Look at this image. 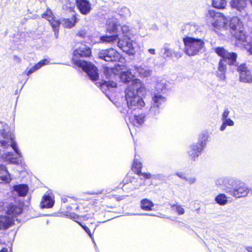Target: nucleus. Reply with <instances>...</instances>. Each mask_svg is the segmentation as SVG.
<instances>
[{"mask_svg": "<svg viewBox=\"0 0 252 252\" xmlns=\"http://www.w3.org/2000/svg\"><path fill=\"white\" fill-rule=\"evenodd\" d=\"M215 185L218 188L236 199L247 197L251 190L245 183L232 177L218 178Z\"/></svg>", "mask_w": 252, "mask_h": 252, "instance_id": "f257e3e1", "label": "nucleus"}, {"mask_svg": "<svg viewBox=\"0 0 252 252\" xmlns=\"http://www.w3.org/2000/svg\"><path fill=\"white\" fill-rule=\"evenodd\" d=\"M91 55L90 48L85 44H81L73 51L72 62L75 65L86 72L92 80L95 81L98 78L96 67L90 62L80 59V58L88 57Z\"/></svg>", "mask_w": 252, "mask_h": 252, "instance_id": "f03ea898", "label": "nucleus"}, {"mask_svg": "<svg viewBox=\"0 0 252 252\" xmlns=\"http://www.w3.org/2000/svg\"><path fill=\"white\" fill-rule=\"evenodd\" d=\"M144 84L138 79L132 80L131 84L125 90V97L129 109L134 110L141 109L145 105L138 94L145 93Z\"/></svg>", "mask_w": 252, "mask_h": 252, "instance_id": "7ed1b4c3", "label": "nucleus"}, {"mask_svg": "<svg viewBox=\"0 0 252 252\" xmlns=\"http://www.w3.org/2000/svg\"><path fill=\"white\" fill-rule=\"evenodd\" d=\"M185 52L189 56L196 55L204 47V42L201 39L186 37L183 39Z\"/></svg>", "mask_w": 252, "mask_h": 252, "instance_id": "20e7f679", "label": "nucleus"}, {"mask_svg": "<svg viewBox=\"0 0 252 252\" xmlns=\"http://www.w3.org/2000/svg\"><path fill=\"white\" fill-rule=\"evenodd\" d=\"M208 22L216 29H226L227 27V20L220 13L210 10L207 14Z\"/></svg>", "mask_w": 252, "mask_h": 252, "instance_id": "39448f33", "label": "nucleus"}, {"mask_svg": "<svg viewBox=\"0 0 252 252\" xmlns=\"http://www.w3.org/2000/svg\"><path fill=\"white\" fill-rule=\"evenodd\" d=\"M10 146L15 153L21 157V153L13 140V135L10 132H6L4 129H0V146L5 148Z\"/></svg>", "mask_w": 252, "mask_h": 252, "instance_id": "423d86ee", "label": "nucleus"}, {"mask_svg": "<svg viewBox=\"0 0 252 252\" xmlns=\"http://www.w3.org/2000/svg\"><path fill=\"white\" fill-rule=\"evenodd\" d=\"M208 137L205 134H201L198 139L199 145L193 144L190 146L188 153L192 159L195 160L201 153L205 147Z\"/></svg>", "mask_w": 252, "mask_h": 252, "instance_id": "0eeeda50", "label": "nucleus"}, {"mask_svg": "<svg viewBox=\"0 0 252 252\" xmlns=\"http://www.w3.org/2000/svg\"><path fill=\"white\" fill-rule=\"evenodd\" d=\"M215 53L222 58V60L227 61L230 65L237 66L238 65L236 59L237 55L234 52H228L223 47H218L214 49Z\"/></svg>", "mask_w": 252, "mask_h": 252, "instance_id": "6e6552de", "label": "nucleus"}, {"mask_svg": "<svg viewBox=\"0 0 252 252\" xmlns=\"http://www.w3.org/2000/svg\"><path fill=\"white\" fill-rule=\"evenodd\" d=\"M98 56L99 59L106 62H116L120 59L119 53L113 48L102 50Z\"/></svg>", "mask_w": 252, "mask_h": 252, "instance_id": "1a4fd4ad", "label": "nucleus"}, {"mask_svg": "<svg viewBox=\"0 0 252 252\" xmlns=\"http://www.w3.org/2000/svg\"><path fill=\"white\" fill-rule=\"evenodd\" d=\"M130 38V37H128L122 39L119 38L118 46L124 52L128 54H133L134 52V46L133 41Z\"/></svg>", "mask_w": 252, "mask_h": 252, "instance_id": "9d476101", "label": "nucleus"}, {"mask_svg": "<svg viewBox=\"0 0 252 252\" xmlns=\"http://www.w3.org/2000/svg\"><path fill=\"white\" fill-rule=\"evenodd\" d=\"M237 71L239 73L240 81L247 83H252L251 72L245 64H242L238 66Z\"/></svg>", "mask_w": 252, "mask_h": 252, "instance_id": "9b49d317", "label": "nucleus"}, {"mask_svg": "<svg viewBox=\"0 0 252 252\" xmlns=\"http://www.w3.org/2000/svg\"><path fill=\"white\" fill-rule=\"evenodd\" d=\"M76 6L80 13L83 15L88 14L91 9V4L88 0H76Z\"/></svg>", "mask_w": 252, "mask_h": 252, "instance_id": "f8f14e48", "label": "nucleus"}, {"mask_svg": "<svg viewBox=\"0 0 252 252\" xmlns=\"http://www.w3.org/2000/svg\"><path fill=\"white\" fill-rule=\"evenodd\" d=\"M107 31L109 32H113L116 33H118L120 31L119 27H120V25L119 21L116 18L112 17L109 18L107 21Z\"/></svg>", "mask_w": 252, "mask_h": 252, "instance_id": "ddd939ff", "label": "nucleus"}, {"mask_svg": "<svg viewBox=\"0 0 252 252\" xmlns=\"http://www.w3.org/2000/svg\"><path fill=\"white\" fill-rule=\"evenodd\" d=\"M55 203L54 197L52 194L44 195L42 197L40 206L42 208H51Z\"/></svg>", "mask_w": 252, "mask_h": 252, "instance_id": "4468645a", "label": "nucleus"}, {"mask_svg": "<svg viewBox=\"0 0 252 252\" xmlns=\"http://www.w3.org/2000/svg\"><path fill=\"white\" fill-rule=\"evenodd\" d=\"M124 182H125V185H128L129 183L132 184L133 185L132 189H137L139 187L144 185L142 178L136 179L134 177H131L129 175L126 176Z\"/></svg>", "mask_w": 252, "mask_h": 252, "instance_id": "2eb2a0df", "label": "nucleus"}, {"mask_svg": "<svg viewBox=\"0 0 252 252\" xmlns=\"http://www.w3.org/2000/svg\"><path fill=\"white\" fill-rule=\"evenodd\" d=\"M7 209L5 212L8 215V217L12 218L13 220V217H16L17 215L22 213V208L17 206L13 204H9L7 206Z\"/></svg>", "mask_w": 252, "mask_h": 252, "instance_id": "dca6fc26", "label": "nucleus"}, {"mask_svg": "<svg viewBox=\"0 0 252 252\" xmlns=\"http://www.w3.org/2000/svg\"><path fill=\"white\" fill-rule=\"evenodd\" d=\"M229 25L232 31L243 29V25L240 19L237 16L232 17L229 21Z\"/></svg>", "mask_w": 252, "mask_h": 252, "instance_id": "f3484780", "label": "nucleus"}, {"mask_svg": "<svg viewBox=\"0 0 252 252\" xmlns=\"http://www.w3.org/2000/svg\"><path fill=\"white\" fill-rule=\"evenodd\" d=\"M61 24L65 28L71 29L75 26L78 19L73 15L71 18H63L61 19Z\"/></svg>", "mask_w": 252, "mask_h": 252, "instance_id": "a211bd4d", "label": "nucleus"}, {"mask_svg": "<svg viewBox=\"0 0 252 252\" xmlns=\"http://www.w3.org/2000/svg\"><path fill=\"white\" fill-rule=\"evenodd\" d=\"M13 223L14 220L12 218L5 216H0V229L8 228Z\"/></svg>", "mask_w": 252, "mask_h": 252, "instance_id": "6ab92c4d", "label": "nucleus"}, {"mask_svg": "<svg viewBox=\"0 0 252 252\" xmlns=\"http://www.w3.org/2000/svg\"><path fill=\"white\" fill-rule=\"evenodd\" d=\"M13 190L19 196H26L28 192L29 188L27 185L25 184H20L13 186Z\"/></svg>", "mask_w": 252, "mask_h": 252, "instance_id": "aec40b11", "label": "nucleus"}, {"mask_svg": "<svg viewBox=\"0 0 252 252\" xmlns=\"http://www.w3.org/2000/svg\"><path fill=\"white\" fill-rule=\"evenodd\" d=\"M145 119V116L143 114L134 115L129 117V120L133 126H139L143 124Z\"/></svg>", "mask_w": 252, "mask_h": 252, "instance_id": "412c9836", "label": "nucleus"}, {"mask_svg": "<svg viewBox=\"0 0 252 252\" xmlns=\"http://www.w3.org/2000/svg\"><path fill=\"white\" fill-rule=\"evenodd\" d=\"M0 179L6 183H9L11 181L10 174L7 171L5 166L0 164Z\"/></svg>", "mask_w": 252, "mask_h": 252, "instance_id": "4be33fe9", "label": "nucleus"}, {"mask_svg": "<svg viewBox=\"0 0 252 252\" xmlns=\"http://www.w3.org/2000/svg\"><path fill=\"white\" fill-rule=\"evenodd\" d=\"M246 5V0H232L231 2L232 7L240 11L244 9Z\"/></svg>", "mask_w": 252, "mask_h": 252, "instance_id": "5701e85b", "label": "nucleus"}, {"mask_svg": "<svg viewBox=\"0 0 252 252\" xmlns=\"http://www.w3.org/2000/svg\"><path fill=\"white\" fill-rule=\"evenodd\" d=\"M120 33H116L113 35H104L102 36L100 38V40L102 43H112L117 40H119Z\"/></svg>", "mask_w": 252, "mask_h": 252, "instance_id": "b1692460", "label": "nucleus"}, {"mask_svg": "<svg viewBox=\"0 0 252 252\" xmlns=\"http://www.w3.org/2000/svg\"><path fill=\"white\" fill-rule=\"evenodd\" d=\"M134 76V75L130 71H125L121 73L120 78L122 82L127 83L131 81Z\"/></svg>", "mask_w": 252, "mask_h": 252, "instance_id": "393cba45", "label": "nucleus"}, {"mask_svg": "<svg viewBox=\"0 0 252 252\" xmlns=\"http://www.w3.org/2000/svg\"><path fill=\"white\" fill-rule=\"evenodd\" d=\"M49 63V61L47 59H44L37 63H36L34 66L32 67L30 69L28 70L27 72V75H30L31 74L33 73L36 70L40 68L42 66L46 65Z\"/></svg>", "mask_w": 252, "mask_h": 252, "instance_id": "a878e982", "label": "nucleus"}, {"mask_svg": "<svg viewBox=\"0 0 252 252\" xmlns=\"http://www.w3.org/2000/svg\"><path fill=\"white\" fill-rule=\"evenodd\" d=\"M48 21L50 22L53 31L55 32V35L56 38L58 37L59 36V30L60 25L61 24V21H59L58 20H56L54 19V18H52L51 19H48Z\"/></svg>", "mask_w": 252, "mask_h": 252, "instance_id": "bb28decb", "label": "nucleus"}, {"mask_svg": "<svg viewBox=\"0 0 252 252\" xmlns=\"http://www.w3.org/2000/svg\"><path fill=\"white\" fill-rule=\"evenodd\" d=\"M117 87V83L112 81H105L100 85V88L102 92L106 91V90H109L110 88H116Z\"/></svg>", "mask_w": 252, "mask_h": 252, "instance_id": "cd10ccee", "label": "nucleus"}, {"mask_svg": "<svg viewBox=\"0 0 252 252\" xmlns=\"http://www.w3.org/2000/svg\"><path fill=\"white\" fill-rule=\"evenodd\" d=\"M154 206V203L148 199H143L141 201V208L143 210H151Z\"/></svg>", "mask_w": 252, "mask_h": 252, "instance_id": "c85d7f7f", "label": "nucleus"}, {"mask_svg": "<svg viewBox=\"0 0 252 252\" xmlns=\"http://www.w3.org/2000/svg\"><path fill=\"white\" fill-rule=\"evenodd\" d=\"M168 87V82L165 80L162 79L158 81L156 84V89L158 92H162Z\"/></svg>", "mask_w": 252, "mask_h": 252, "instance_id": "c756f323", "label": "nucleus"}, {"mask_svg": "<svg viewBox=\"0 0 252 252\" xmlns=\"http://www.w3.org/2000/svg\"><path fill=\"white\" fill-rule=\"evenodd\" d=\"M234 32V36L235 38L240 41H244L246 39V35L243 29H238Z\"/></svg>", "mask_w": 252, "mask_h": 252, "instance_id": "7c9ffc66", "label": "nucleus"}, {"mask_svg": "<svg viewBox=\"0 0 252 252\" xmlns=\"http://www.w3.org/2000/svg\"><path fill=\"white\" fill-rule=\"evenodd\" d=\"M215 201L220 205H224L227 203V197L224 193H220L215 197Z\"/></svg>", "mask_w": 252, "mask_h": 252, "instance_id": "2f4dec72", "label": "nucleus"}, {"mask_svg": "<svg viewBox=\"0 0 252 252\" xmlns=\"http://www.w3.org/2000/svg\"><path fill=\"white\" fill-rule=\"evenodd\" d=\"M152 100L154 105L159 107L160 105L165 102L166 98L160 94H156L153 97Z\"/></svg>", "mask_w": 252, "mask_h": 252, "instance_id": "473e14b6", "label": "nucleus"}, {"mask_svg": "<svg viewBox=\"0 0 252 252\" xmlns=\"http://www.w3.org/2000/svg\"><path fill=\"white\" fill-rule=\"evenodd\" d=\"M170 207L172 210L176 212L178 215H183L185 212L184 208L178 203L175 204H171Z\"/></svg>", "mask_w": 252, "mask_h": 252, "instance_id": "72a5a7b5", "label": "nucleus"}, {"mask_svg": "<svg viewBox=\"0 0 252 252\" xmlns=\"http://www.w3.org/2000/svg\"><path fill=\"white\" fill-rule=\"evenodd\" d=\"M136 70L139 73L140 75L142 77L150 76L152 72L151 70L148 68H145L141 66L137 67L136 68Z\"/></svg>", "mask_w": 252, "mask_h": 252, "instance_id": "f704fd0d", "label": "nucleus"}, {"mask_svg": "<svg viewBox=\"0 0 252 252\" xmlns=\"http://www.w3.org/2000/svg\"><path fill=\"white\" fill-rule=\"evenodd\" d=\"M213 7L218 9L224 8L226 5L225 0H212Z\"/></svg>", "mask_w": 252, "mask_h": 252, "instance_id": "c9c22d12", "label": "nucleus"}, {"mask_svg": "<svg viewBox=\"0 0 252 252\" xmlns=\"http://www.w3.org/2000/svg\"><path fill=\"white\" fill-rule=\"evenodd\" d=\"M221 121L222 123L220 127L221 131L224 130L227 126H233L234 125V122L230 118H227Z\"/></svg>", "mask_w": 252, "mask_h": 252, "instance_id": "e433bc0d", "label": "nucleus"}, {"mask_svg": "<svg viewBox=\"0 0 252 252\" xmlns=\"http://www.w3.org/2000/svg\"><path fill=\"white\" fill-rule=\"evenodd\" d=\"M159 113V106H157V105H154V104H153L149 110V115L151 117H155L158 115Z\"/></svg>", "mask_w": 252, "mask_h": 252, "instance_id": "4c0bfd02", "label": "nucleus"}, {"mask_svg": "<svg viewBox=\"0 0 252 252\" xmlns=\"http://www.w3.org/2000/svg\"><path fill=\"white\" fill-rule=\"evenodd\" d=\"M121 31L125 38L130 37L131 33L130 32L129 27L126 25H124L121 28Z\"/></svg>", "mask_w": 252, "mask_h": 252, "instance_id": "58836bf2", "label": "nucleus"}, {"mask_svg": "<svg viewBox=\"0 0 252 252\" xmlns=\"http://www.w3.org/2000/svg\"><path fill=\"white\" fill-rule=\"evenodd\" d=\"M12 154L8 153L5 154L4 159L10 163L18 164L19 163V160L16 158L12 157Z\"/></svg>", "mask_w": 252, "mask_h": 252, "instance_id": "ea45409f", "label": "nucleus"}, {"mask_svg": "<svg viewBox=\"0 0 252 252\" xmlns=\"http://www.w3.org/2000/svg\"><path fill=\"white\" fill-rule=\"evenodd\" d=\"M226 62H227V61L222 60V59H220V60L219 63L218 72H225V71L226 69Z\"/></svg>", "mask_w": 252, "mask_h": 252, "instance_id": "a19ab883", "label": "nucleus"}, {"mask_svg": "<svg viewBox=\"0 0 252 252\" xmlns=\"http://www.w3.org/2000/svg\"><path fill=\"white\" fill-rule=\"evenodd\" d=\"M163 50V54L165 57H171L173 56L174 51L169 48L167 44L164 45Z\"/></svg>", "mask_w": 252, "mask_h": 252, "instance_id": "79ce46f5", "label": "nucleus"}, {"mask_svg": "<svg viewBox=\"0 0 252 252\" xmlns=\"http://www.w3.org/2000/svg\"><path fill=\"white\" fill-rule=\"evenodd\" d=\"M74 8V3L69 1L65 5L63 6V9H65L68 12H71Z\"/></svg>", "mask_w": 252, "mask_h": 252, "instance_id": "37998d69", "label": "nucleus"}, {"mask_svg": "<svg viewBox=\"0 0 252 252\" xmlns=\"http://www.w3.org/2000/svg\"><path fill=\"white\" fill-rule=\"evenodd\" d=\"M120 14L124 17H127L130 16V11L128 8L124 7L121 8Z\"/></svg>", "mask_w": 252, "mask_h": 252, "instance_id": "c03bdc74", "label": "nucleus"}, {"mask_svg": "<svg viewBox=\"0 0 252 252\" xmlns=\"http://www.w3.org/2000/svg\"><path fill=\"white\" fill-rule=\"evenodd\" d=\"M104 72L105 75L107 76V78L112 77L115 76L112 68H104Z\"/></svg>", "mask_w": 252, "mask_h": 252, "instance_id": "a18cd8bd", "label": "nucleus"}, {"mask_svg": "<svg viewBox=\"0 0 252 252\" xmlns=\"http://www.w3.org/2000/svg\"><path fill=\"white\" fill-rule=\"evenodd\" d=\"M133 167L136 170V171H140L142 168V163L137 159L135 158L133 163Z\"/></svg>", "mask_w": 252, "mask_h": 252, "instance_id": "49530a36", "label": "nucleus"}, {"mask_svg": "<svg viewBox=\"0 0 252 252\" xmlns=\"http://www.w3.org/2000/svg\"><path fill=\"white\" fill-rule=\"evenodd\" d=\"M78 223L84 229V230L88 233V234L89 235L90 238L92 239L93 242L94 243V238L93 237L92 234H91L89 228L88 227L82 225L80 222H78Z\"/></svg>", "mask_w": 252, "mask_h": 252, "instance_id": "de8ad7c7", "label": "nucleus"}, {"mask_svg": "<svg viewBox=\"0 0 252 252\" xmlns=\"http://www.w3.org/2000/svg\"><path fill=\"white\" fill-rule=\"evenodd\" d=\"M42 17L47 19L48 20V19H51L52 18H53L52 16V13L50 10H47L46 12L42 14Z\"/></svg>", "mask_w": 252, "mask_h": 252, "instance_id": "09e8293b", "label": "nucleus"}, {"mask_svg": "<svg viewBox=\"0 0 252 252\" xmlns=\"http://www.w3.org/2000/svg\"><path fill=\"white\" fill-rule=\"evenodd\" d=\"M137 173L139 176H142L145 179H150L151 177V175L149 173H143L141 171H138Z\"/></svg>", "mask_w": 252, "mask_h": 252, "instance_id": "8fccbe9b", "label": "nucleus"}, {"mask_svg": "<svg viewBox=\"0 0 252 252\" xmlns=\"http://www.w3.org/2000/svg\"><path fill=\"white\" fill-rule=\"evenodd\" d=\"M229 113H230V112L228 110V109H225L224 110L223 112L222 113V117H221V120L228 118V117L229 116Z\"/></svg>", "mask_w": 252, "mask_h": 252, "instance_id": "3c124183", "label": "nucleus"}, {"mask_svg": "<svg viewBox=\"0 0 252 252\" xmlns=\"http://www.w3.org/2000/svg\"><path fill=\"white\" fill-rule=\"evenodd\" d=\"M185 180L187 181L189 184L191 185L195 182L196 179L194 177H189L186 178V179Z\"/></svg>", "mask_w": 252, "mask_h": 252, "instance_id": "603ef678", "label": "nucleus"}, {"mask_svg": "<svg viewBox=\"0 0 252 252\" xmlns=\"http://www.w3.org/2000/svg\"><path fill=\"white\" fill-rule=\"evenodd\" d=\"M71 198L65 196H63L61 198L62 201L63 203H66L68 202H70L71 200Z\"/></svg>", "mask_w": 252, "mask_h": 252, "instance_id": "864d4df0", "label": "nucleus"}, {"mask_svg": "<svg viewBox=\"0 0 252 252\" xmlns=\"http://www.w3.org/2000/svg\"><path fill=\"white\" fill-rule=\"evenodd\" d=\"M217 76L222 80H224L225 78V72H217Z\"/></svg>", "mask_w": 252, "mask_h": 252, "instance_id": "5fc2aeb1", "label": "nucleus"}, {"mask_svg": "<svg viewBox=\"0 0 252 252\" xmlns=\"http://www.w3.org/2000/svg\"><path fill=\"white\" fill-rule=\"evenodd\" d=\"M176 175L177 176H178L179 178H180L183 180H185L186 179L185 174L183 172H177L176 173Z\"/></svg>", "mask_w": 252, "mask_h": 252, "instance_id": "6e6d98bb", "label": "nucleus"}, {"mask_svg": "<svg viewBox=\"0 0 252 252\" xmlns=\"http://www.w3.org/2000/svg\"><path fill=\"white\" fill-rule=\"evenodd\" d=\"M13 60L15 63H19L21 62V59L16 55L13 56Z\"/></svg>", "mask_w": 252, "mask_h": 252, "instance_id": "4d7b16f0", "label": "nucleus"}, {"mask_svg": "<svg viewBox=\"0 0 252 252\" xmlns=\"http://www.w3.org/2000/svg\"><path fill=\"white\" fill-rule=\"evenodd\" d=\"M85 34H86V33L84 31H80L77 34V36L81 37H84L85 36Z\"/></svg>", "mask_w": 252, "mask_h": 252, "instance_id": "13d9d810", "label": "nucleus"}, {"mask_svg": "<svg viewBox=\"0 0 252 252\" xmlns=\"http://www.w3.org/2000/svg\"><path fill=\"white\" fill-rule=\"evenodd\" d=\"M148 52L149 54L153 55H156V50L154 49L151 48V49H148Z\"/></svg>", "mask_w": 252, "mask_h": 252, "instance_id": "bf43d9fd", "label": "nucleus"}, {"mask_svg": "<svg viewBox=\"0 0 252 252\" xmlns=\"http://www.w3.org/2000/svg\"><path fill=\"white\" fill-rule=\"evenodd\" d=\"M173 56H175V57L177 58H179L182 57V54L181 53H177L174 51Z\"/></svg>", "mask_w": 252, "mask_h": 252, "instance_id": "052dcab7", "label": "nucleus"}, {"mask_svg": "<svg viewBox=\"0 0 252 252\" xmlns=\"http://www.w3.org/2000/svg\"><path fill=\"white\" fill-rule=\"evenodd\" d=\"M70 218L72 220H75L78 218V216L75 214H72L70 215Z\"/></svg>", "mask_w": 252, "mask_h": 252, "instance_id": "680f3d73", "label": "nucleus"}, {"mask_svg": "<svg viewBox=\"0 0 252 252\" xmlns=\"http://www.w3.org/2000/svg\"><path fill=\"white\" fill-rule=\"evenodd\" d=\"M246 250L249 252H252V247H247Z\"/></svg>", "mask_w": 252, "mask_h": 252, "instance_id": "e2e57ef3", "label": "nucleus"}, {"mask_svg": "<svg viewBox=\"0 0 252 252\" xmlns=\"http://www.w3.org/2000/svg\"><path fill=\"white\" fill-rule=\"evenodd\" d=\"M249 52L252 55V44L250 45V47L248 50Z\"/></svg>", "mask_w": 252, "mask_h": 252, "instance_id": "0e129e2a", "label": "nucleus"}, {"mask_svg": "<svg viewBox=\"0 0 252 252\" xmlns=\"http://www.w3.org/2000/svg\"><path fill=\"white\" fill-rule=\"evenodd\" d=\"M8 252V250H7V249L6 248H3L0 251V252Z\"/></svg>", "mask_w": 252, "mask_h": 252, "instance_id": "69168bd1", "label": "nucleus"}, {"mask_svg": "<svg viewBox=\"0 0 252 252\" xmlns=\"http://www.w3.org/2000/svg\"><path fill=\"white\" fill-rule=\"evenodd\" d=\"M139 215H148V214H146V213H143V214H140Z\"/></svg>", "mask_w": 252, "mask_h": 252, "instance_id": "338daca9", "label": "nucleus"}, {"mask_svg": "<svg viewBox=\"0 0 252 252\" xmlns=\"http://www.w3.org/2000/svg\"><path fill=\"white\" fill-rule=\"evenodd\" d=\"M250 2H251V4L252 5V0H250Z\"/></svg>", "mask_w": 252, "mask_h": 252, "instance_id": "774afa93", "label": "nucleus"}]
</instances>
